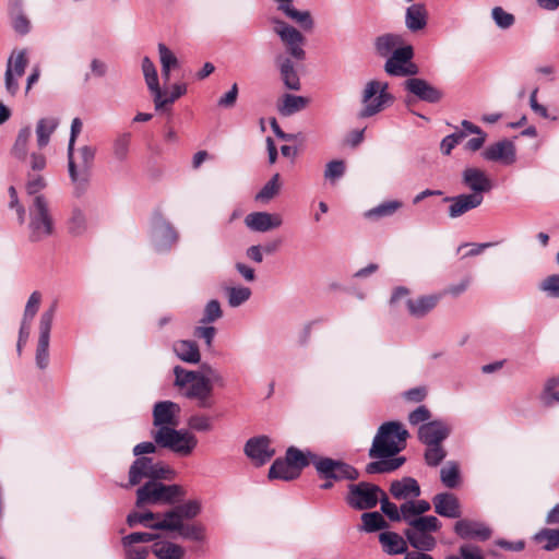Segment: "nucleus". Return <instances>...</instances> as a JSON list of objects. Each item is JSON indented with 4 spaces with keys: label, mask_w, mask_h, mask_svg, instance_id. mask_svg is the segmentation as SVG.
<instances>
[{
    "label": "nucleus",
    "mask_w": 559,
    "mask_h": 559,
    "mask_svg": "<svg viewBox=\"0 0 559 559\" xmlns=\"http://www.w3.org/2000/svg\"><path fill=\"white\" fill-rule=\"evenodd\" d=\"M408 437V431L399 421H388L382 424L376 433L368 455L371 459H378L367 464L368 474L391 473L401 467L405 457L395 455L403 449Z\"/></svg>",
    "instance_id": "f257e3e1"
},
{
    "label": "nucleus",
    "mask_w": 559,
    "mask_h": 559,
    "mask_svg": "<svg viewBox=\"0 0 559 559\" xmlns=\"http://www.w3.org/2000/svg\"><path fill=\"white\" fill-rule=\"evenodd\" d=\"M271 23L273 32L280 37L287 52H280L274 58L281 80L287 90L299 91L301 83L294 60L304 61L306 59L304 49L306 38L297 28L277 17L271 19Z\"/></svg>",
    "instance_id": "f03ea898"
},
{
    "label": "nucleus",
    "mask_w": 559,
    "mask_h": 559,
    "mask_svg": "<svg viewBox=\"0 0 559 559\" xmlns=\"http://www.w3.org/2000/svg\"><path fill=\"white\" fill-rule=\"evenodd\" d=\"M27 219V238L31 242L45 241L56 234V219L46 195L29 199Z\"/></svg>",
    "instance_id": "7ed1b4c3"
},
{
    "label": "nucleus",
    "mask_w": 559,
    "mask_h": 559,
    "mask_svg": "<svg viewBox=\"0 0 559 559\" xmlns=\"http://www.w3.org/2000/svg\"><path fill=\"white\" fill-rule=\"evenodd\" d=\"M162 480H147L136 489V508L174 506L186 497L187 491L181 485L164 484Z\"/></svg>",
    "instance_id": "20e7f679"
},
{
    "label": "nucleus",
    "mask_w": 559,
    "mask_h": 559,
    "mask_svg": "<svg viewBox=\"0 0 559 559\" xmlns=\"http://www.w3.org/2000/svg\"><path fill=\"white\" fill-rule=\"evenodd\" d=\"M95 154L96 148L92 145L81 146L76 154L74 148L72 152H70V147L67 150L68 171L75 197L83 195L88 188Z\"/></svg>",
    "instance_id": "39448f33"
},
{
    "label": "nucleus",
    "mask_w": 559,
    "mask_h": 559,
    "mask_svg": "<svg viewBox=\"0 0 559 559\" xmlns=\"http://www.w3.org/2000/svg\"><path fill=\"white\" fill-rule=\"evenodd\" d=\"M151 437L159 448L167 449L179 457L190 456L199 442L192 431L189 429H176V427L153 429Z\"/></svg>",
    "instance_id": "423d86ee"
},
{
    "label": "nucleus",
    "mask_w": 559,
    "mask_h": 559,
    "mask_svg": "<svg viewBox=\"0 0 559 559\" xmlns=\"http://www.w3.org/2000/svg\"><path fill=\"white\" fill-rule=\"evenodd\" d=\"M177 476V472L168 464L162 461H155L153 457L140 456L136 457L128 473V483L123 485L124 488H131L140 485L144 479L155 480L165 479L173 480Z\"/></svg>",
    "instance_id": "0eeeda50"
},
{
    "label": "nucleus",
    "mask_w": 559,
    "mask_h": 559,
    "mask_svg": "<svg viewBox=\"0 0 559 559\" xmlns=\"http://www.w3.org/2000/svg\"><path fill=\"white\" fill-rule=\"evenodd\" d=\"M440 528L441 522L437 516H419L418 520L411 522V525L404 531V535L413 548L420 551H430L437 545L432 534Z\"/></svg>",
    "instance_id": "6e6552de"
},
{
    "label": "nucleus",
    "mask_w": 559,
    "mask_h": 559,
    "mask_svg": "<svg viewBox=\"0 0 559 559\" xmlns=\"http://www.w3.org/2000/svg\"><path fill=\"white\" fill-rule=\"evenodd\" d=\"M394 98L389 93V84L379 80L366 83L361 93L362 107L358 112L359 118H369L383 111L392 105Z\"/></svg>",
    "instance_id": "1a4fd4ad"
},
{
    "label": "nucleus",
    "mask_w": 559,
    "mask_h": 559,
    "mask_svg": "<svg viewBox=\"0 0 559 559\" xmlns=\"http://www.w3.org/2000/svg\"><path fill=\"white\" fill-rule=\"evenodd\" d=\"M383 490L373 484L360 481L348 486L346 502L355 510H368L377 506Z\"/></svg>",
    "instance_id": "9d476101"
},
{
    "label": "nucleus",
    "mask_w": 559,
    "mask_h": 559,
    "mask_svg": "<svg viewBox=\"0 0 559 559\" xmlns=\"http://www.w3.org/2000/svg\"><path fill=\"white\" fill-rule=\"evenodd\" d=\"M313 459H316V471L323 479L340 481L344 479L356 480L359 477L358 471L343 461L322 456H314Z\"/></svg>",
    "instance_id": "9b49d317"
},
{
    "label": "nucleus",
    "mask_w": 559,
    "mask_h": 559,
    "mask_svg": "<svg viewBox=\"0 0 559 559\" xmlns=\"http://www.w3.org/2000/svg\"><path fill=\"white\" fill-rule=\"evenodd\" d=\"M151 238L157 252H168L178 242L179 234L160 213L152 217Z\"/></svg>",
    "instance_id": "f8f14e48"
},
{
    "label": "nucleus",
    "mask_w": 559,
    "mask_h": 559,
    "mask_svg": "<svg viewBox=\"0 0 559 559\" xmlns=\"http://www.w3.org/2000/svg\"><path fill=\"white\" fill-rule=\"evenodd\" d=\"M414 49L411 45L396 48L392 55L386 57L384 70L392 76L416 75L419 71L417 64L412 62Z\"/></svg>",
    "instance_id": "ddd939ff"
},
{
    "label": "nucleus",
    "mask_w": 559,
    "mask_h": 559,
    "mask_svg": "<svg viewBox=\"0 0 559 559\" xmlns=\"http://www.w3.org/2000/svg\"><path fill=\"white\" fill-rule=\"evenodd\" d=\"M57 310V302H53L45 310L39 319V336L36 348V366L44 370L49 364V342L52 321Z\"/></svg>",
    "instance_id": "4468645a"
},
{
    "label": "nucleus",
    "mask_w": 559,
    "mask_h": 559,
    "mask_svg": "<svg viewBox=\"0 0 559 559\" xmlns=\"http://www.w3.org/2000/svg\"><path fill=\"white\" fill-rule=\"evenodd\" d=\"M28 64L27 50H14L8 59L4 73V84L7 92L14 96L19 91V78L25 73Z\"/></svg>",
    "instance_id": "2eb2a0df"
},
{
    "label": "nucleus",
    "mask_w": 559,
    "mask_h": 559,
    "mask_svg": "<svg viewBox=\"0 0 559 559\" xmlns=\"http://www.w3.org/2000/svg\"><path fill=\"white\" fill-rule=\"evenodd\" d=\"M462 183L471 190V195L484 202V194L492 189V181L486 173L477 167H466L462 171Z\"/></svg>",
    "instance_id": "dca6fc26"
},
{
    "label": "nucleus",
    "mask_w": 559,
    "mask_h": 559,
    "mask_svg": "<svg viewBox=\"0 0 559 559\" xmlns=\"http://www.w3.org/2000/svg\"><path fill=\"white\" fill-rule=\"evenodd\" d=\"M452 428L443 419H433L418 427V440L425 445L440 444L449 438Z\"/></svg>",
    "instance_id": "f3484780"
},
{
    "label": "nucleus",
    "mask_w": 559,
    "mask_h": 559,
    "mask_svg": "<svg viewBox=\"0 0 559 559\" xmlns=\"http://www.w3.org/2000/svg\"><path fill=\"white\" fill-rule=\"evenodd\" d=\"M180 406L173 401H160L153 407L154 429L177 427L179 424Z\"/></svg>",
    "instance_id": "a211bd4d"
},
{
    "label": "nucleus",
    "mask_w": 559,
    "mask_h": 559,
    "mask_svg": "<svg viewBox=\"0 0 559 559\" xmlns=\"http://www.w3.org/2000/svg\"><path fill=\"white\" fill-rule=\"evenodd\" d=\"M245 453L255 465L261 466L273 457L275 451L271 448L266 436H258L246 442Z\"/></svg>",
    "instance_id": "6ab92c4d"
},
{
    "label": "nucleus",
    "mask_w": 559,
    "mask_h": 559,
    "mask_svg": "<svg viewBox=\"0 0 559 559\" xmlns=\"http://www.w3.org/2000/svg\"><path fill=\"white\" fill-rule=\"evenodd\" d=\"M168 532H177L182 539L203 543L206 539V527L202 523L160 522L156 525Z\"/></svg>",
    "instance_id": "aec40b11"
},
{
    "label": "nucleus",
    "mask_w": 559,
    "mask_h": 559,
    "mask_svg": "<svg viewBox=\"0 0 559 559\" xmlns=\"http://www.w3.org/2000/svg\"><path fill=\"white\" fill-rule=\"evenodd\" d=\"M455 534L462 539H477L486 542L491 537V530L483 522L474 520H459L454 524Z\"/></svg>",
    "instance_id": "412c9836"
},
{
    "label": "nucleus",
    "mask_w": 559,
    "mask_h": 559,
    "mask_svg": "<svg viewBox=\"0 0 559 559\" xmlns=\"http://www.w3.org/2000/svg\"><path fill=\"white\" fill-rule=\"evenodd\" d=\"M407 92L415 95L418 99L430 104H436L442 99V92L428 83L424 79L411 78L404 82Z\"/></svg>",
    "instance_id": "4be33fe9"
},
{
    "label": "nucleus",
    "mask_w": 559,
    "mask_h": 559,
    "mask_svg": "<svg viewBox=\"0 0 559 559\" xmlns=\"http://www.w3.org/2000/svg\"><path fill=\"white\" fill-rule=\"evenodd\" d=\"M481 156L488 162H501L504 165H511L516 159L515 146L509 140H501L487 146Z\"/></svg>",
    "instance_id": "5701e85b"
},
{
    "label": "nucleus",
    "mask_w": 559,
    "mask_h": 559,
    "mask_svg": "<svg viewBox=\"0 0 559 559\" xmlns=\"http://www.w3.org/2000/svg\"><path fill=\"white\" fill-rule=\"evenodd\" d=\"M245 224L252 231L266 233L281 227L283 218L276 213L253 212L245 217Z\"/></svg>",
    "instance_id": "b1692460"
},
{
    "label": "nucleus",
    "mask_w": 559,
    "mask_h": 559,
    "mask_svg": "<svg viewBox=\"0 0 559 559\" xmlns=\"http://www.w3.org/2000/svg\"><path fill=\"white\" fill-rule=\"evenodd\" d=\"M202 511L201 501L198 499L188 500L183 503L175 506L173 509L163 514L160 522H183V520H192Z\"/></svg>",
    "instance_id": "393cba45"
},
{
    "label": "nucleus",
    "mask_w": 559,
    "mask_h": 559,
    "mask_svg": "<svg viewBox=\"0 0 559 559\" xmlns=\"http://www.w3.org/2000/svg\"><path fill=\"white\" fill-rule=\"evenodd\" d=\"M443 202L450 203L448 207V215L450 218L461 217L467 212L475 210L483 204V201L478 200L477 197L471 195L469 193H462L455 197H445Z\"/></svg>",
    "instance_id": "a878e982"
},
{
    "label": "nucleus",
    "mask_w": 559,
    "mask_h": 559,
    "mask_svg": "<svg viewBox=\"0 0 559 559\" xmlns=\"http://www.w3.org/2000/svg\"><path fill=\"white\" fill-rule=\"evenodd\" d=\"M435 512L440 516L457 519L461 516V504L459 499L451 492L437 493L432 498Z\"/></svg>",
    "instance_id": "bb28decb"
},
{
    "label": "nucleus",
    "mask_w": 559,
    "mask_h": 559,
    "mask_svg": "<svg viewBox=\"0 0 559 559\" xmlns=\"http://www.w3.org/2000/svg\"><path fill=\"white\" fill-rule=\"evenodd\" d=\"M212 394V383L211 380L202 374L199 373V377L195 378V380L192 381L189 389L186 392V396L189 399H195L199 401V405L201 407H209V397Z\"/></svg>",
    "instance_id": "cd10ccee"
},
{
    "label": "nucleus",
    "mask_w": 559,
    "mask_h": 559,
    "mask_svg": "<svg viewBox=\"0 0 559 559\" xmlns=\"http://www.w3.org/2000/svg\"><path fill=\"white\" fill-rule=\"evenodd\" d=\"M390 492L395 499H414L420 496L418 481L413 477H403L391 483Z\"/></svg>",
    "instance_id": "c85d7f7f"
},
{
    "label": "nucleus",
    "mask_w": 559,
    "mask_h": 559,
    "mask_svg": "<svg viewBox=\"0 0 559 559\" xmlns=\"http://www.w3.org/2000/svg\"><path fill=\"white\" fill-rule=\"evenodd\" d=\"M439 300V295H426L416 299L408 298L406 300V306L411 316L415 318H423L435 309Z\"/></svg>",
    "instance_id": "c756f323"
},
{
    "label": "nucleus",
    "mask_w": 559,
    "mask_h": 559,
    "mask_svg": "<svg viewBox=\"0 0 559 559\" xmlns=\"http://www.w3.org/2000/svg\"><path fill=\"white\" fill-rule=\"evenodd\" d=\"M151 551L157 559H183L186 549L174 542L163 539L151 546Z\"/></svg>",
    "instance_id": "7c9ffc66"
},
{
    "label": "nucleus",
    "mask_w": 559,
    "mask_h": 559,
    "mask_svg": "<svg viewBox=\"0 0 559 559\" xmlns=\"http://www.w3.org/2000/svg\"><path fill=\"white\" fill-rule=\"evenodd\" d=\"M428 12L423 3H414L406 9L405 24L413 32H419L427 25Z\"/></svg>",
    "instance_id": "2f4dec72"
},
{
    "label": "nucleus",
    "mask_w": 559,
    "mask_h": 559,
    "mask_svg": "<svg viewBox=\"0 0 559 559\" xmlns=\"http://www.w3.org/2000/svg\"><path fill=\"white\" fill-rule=\"evenodd\" d=\"M314 456H319L310 450L301 451L296 447H289L286 450L285 460L287 463L294 467L297 474L300 476L301 471L307 467L310 463L314 465L316 459Z\"/></svg>",
    "instance_id": "473e14b6"
},
{
    "label": "nucleus",
    "mask_w": 559,
    "mask_h": 559,
    "mask_svg": "<svg viewBox=\"0 0 559 559\" xmlns=\"http://www.w3.org/2000/svg\"><path fill=\"white\" fill-rule=\"evenodd\" d=\"M31 139L32 128L29 126H25L19 130L15 141L10 150V154L14 159L17 162H26Z\"/></svg>",
    "instance_id": "72a5a7b5"
},
{
    "label": "nucleus",
    "mask_w": 559,
    "mask_h": 559,
    "mask_svg": "<svg viewBox=\"0 0 559 559\" xmlns=\"http://www.w3.org/2000/svg\"><path fill=\"white\" fill-rule=\"evenodd\" d=\"M404 39L399 34L386 33L374 39L376 52L383 58L393 53L396 48L402 47Z\"/></svg>",
    "instance_id": "f704fd0d"
},
{
    "label": "nucleus",
    "mask_w": 559,
    "mask_h": 559,
    "mask_svg": "<svg viewBox=\"0 0 559 559\" xmlns=\"http://www.w3.org/2000/svg\"><path fill=\"white\" fill-rule=\"evenodd\" d=\"M173 349L176 356L188 364H198L201 359L199 346L193 341H177L174 343Z\"/></svg>",
    "instance_id": "c9c22d12"
},
{
    "label": "nucleus",
    "mask_w": 559,
    "mask_h": 559,
    "mask_svg": "<svg viewBox=\"0 0 559 559\" xmlns=\"http://www.w3.org/2000/svg\"><path fill=\"white\" fill-rule=\"evenodd\" d=\"M379 542L383 548V551L388 555H400L407 551L406 542L395 532L380 533Z\"/></svg>",
    "instance_id": "e433bc0d"
},
{
    "label": "nucleus",
    "mask_w": 559,
    "mask_h": 559,
    "mask_svg": "<svg viewBox=\"0 0 559 559\" xmlns=\"http://www.w3.org/2000/svg\"><path fill=\"white\" fill-rule=\"evenodd\" d=\"M59 126V119L56 117L40 118L36 124V140L38 148H44L49 144L51 134Z\"/></svg>",
    "instance_id": "4c0bfd02"
},
{
    "label": "nucleus",
    "mask_w": 559,
    "mask_h": 559,
    "mask_svg": "<svg viewBox=\"0 0 559 559\" xmlns=\"http://www.w3.org/2000/svg\"><path fill=\"white\" fill-rule=\"evenodd\" d=\"M163 515L160 513H154L152 511L146 512H130L127 516V523L130 527L141 524L147 528L164 531V528L157 527L160 523Z\"/></svg>",
    "instance_id": "58836bf2"
},
{
    "label": "nucleus",
    "mask_w": 559,
    "mask_h": 559,
    "mask_svg": "<svg viewBox=\"0 0 559 559\" xmlns=\"http://www.w3.org/2000/svg\"><path fill=\"white\" fill-rule=\"evenodd\" d=\"M309 99L305 96L284 94L278 111L284 117H289L307 107Z\"/></svg>",
    "instance_id": "ea45409f"
},
{
    "label": "nucleus",
    "mask_w": 559,
    "mask_h": 559,
    "mask_svg": "<svg viewBox=\"0 0 559 559\" xmlns=\"http://www.w3.org/2000/svg\"><path fill=\"white\" fill-rule=\"evenodd\" d=\"M299 475L285 459H276L269 469L270 479H281L290 481L297 479Z\"/></svg>",
    "instance_id": "a19ab883"
},
{
    "label": "nucleus",
    "mask_w": 559,
    "mask_h": 559,
    "mask_svg": "<svg viewBox=\"0 0 559 559\" xmlns=\"http://www.w3.org/2000/svg\"><path fill=\"white\" fill-rule=\"evenodd\" d=\"M535 543L540 544L546 551H552L559 547V528H542L534 536Z\"/></svg>",
    "instance_id": "79ce46f5"
},
{
    "label": "nucleus",
    "mask_w": 559,
    "mask_h": 559,
    "mask_svg": "<svg viewBox=\"0 0 559 559\" xmlns=\"http://www.w3.org/2000/svg\"><path fill=\"white\" fill-rule=\"evenodd\" d=\"M403 206V203L399 200H390L380 203L379 205L368 210L365 213V217L369 219H380L383 217L392 216L396 211Z\"/></svg>",
    "instance_id": "37998d69"
},
{
    "label": "nucleus",
    "mask_w": 559,
    "mask_h": 559,
    "mask_svg": "<svg viewBox=\"0 0 559 559\" xmlns=\"http://www.w3.org/2000/svg\"><path fill=\"white\" fill-rule=\"evenodd\" d=\"M539 400L547 407L559 405V376L549 378L545 382Z\"/></svg>",
    "instance_id": "c03bdc74"
},
{
    "label": "nucleus",
    "mask_w": 559,
    "mask_h": 559,
    "mask_svg": "<svg viewBox=\"0 0 559 559\" xmlns=\"http://www.w3.org/2000/svg\"><path fill=\"white\" fill-rule=\"evenodd\" d=\"M132 134L130 132H122L118 134L112 141V155L116 160L123 163L128 159Z\"/></svg>",
    "instance_id": "a18cd8bd"
},
{
    "label": "nucleus",
    "mask_w": 559,
    "mask_h": 559,
    "mask_svg": "<svg viewBox=\"0 0 559 559\" xmlns=\"http://www.w3.org/2000/svg\"><path fill=\"white\" fill-rule=\"evenodd\" d=\"M462 128L466 129L471 134H476L477 136L469 139L465 144V150L471 152H476L483 147L486 142L487 134L476 124L468 120H463L461 122Z\"/></svg>",
    "instance_id": "49530a36"
},
{
    "label": "nucleus",
    "mask_w": 559,
    "mask_h": 559,
    "mask_svg": "<svg viewBox=\"0 0 559 559\" xmlns=\"http://www.w3.org/2000/svg\"><path fill=\"white\" fill-rule=\"evenodd\" d=\"M282 12L305 29H311L313 27V20L309 11H299L292 4L282 5Z\"/></svg>",
    "instance_id": "de8ad7c7"
},
{
    "label": "nucleus",
    "mask_w": 559,
    "mask_h": 559,
    "mask_svg": "<svg viewBox=\"0 0 559 559\" xmlns=\"http://www.w3.org/2000/svg\"><path fill=\"white\" fill-rule=\"evenodd\" d=\"M47 188V180L41 174H26V182H25V191L27 195L32 198H36L38 195H44L41 191Z\"/></svg>",
    "instance_id": "09e8293b"
},
{
    "label": "nucleus",
    "mask_w": 559,
    "mask_h": 559,
    "mask_svg": "<svg viewBox=\"0 0 559 559\" xmlns=\"http://www.w3.org/2000/svg\"><path fill=\"white\" fill-rule=\"evenodd\" d=\"M362 525L360 527L361 531L372 533L379 530H384L388 527V523L384 518L377 511L374 512H365L361 514Z\"/></svg>",
    "instance_id": "8fccbe9b"
},
{
    "label": "nucleus",
    "mask_w": 559,
    "mask_h": 559,
    "mask_svg": "<svg viewBox=\"0 0 559 559\" xmlns=\"http://www.w3.org/2000/svg\"><path fill=\"white\" fill-rule=\"evenodd\" d=\"M442 484L448 488H455L460 484V469L456 462L450 461L440 471Z\"/></svg>",
    "instance_id": "3c124183"
},
{
    "label": "nucleus",
    "mask_w": 559,
    "mask_h": 559,
    "mask_svg": "<svg viewBox=\"0 0 559 559\" xmlns=\"http://www.w3.org/2000/svg\"><path fill=\"white\" fill-rule=\"evenodd\" d=\"M228 305L233 308L239 307L251 297V289L245 286L226 288Z\"/></svg>",
    "instance_id": "603ef678"
},
{
    "label": "nucleus",
    "mask_w": 559,
    "mask_h": 559,
    "mask_svg": "<svg viewBox=\"0 0 559 559\" xmlns=\"http://www.w3.org/2000/svg\"><path fill=\"white\" fill-rule=\"evenodd\" d=\"M87 227V222L85 214L82 212V210L74 207L71 212V216L68 221V229L69 233L79 236L82 235Z\"/></svg>",
    "instance_id": "864d4df0"
},
{
    "label": "nucleus",
    "mask_w": 559,
    "mask_h": 559,
    "mask_svg": "<svg viewBox=\"0 0 559 559\" xmlns=\"http://www.w3.org/2000/svg\"><path fill=\"white\" fill-rule=\"evenodd\" d=\"M447 456V451L442 443L426 445L424 453L425 462L430 467H437Z\"/></svg>",
    "instance_id": "5fc2aeb1"
},
{
    "label": "nucleus",
    "mask_w": 559,
    "mask_h": 559,
    "mask_svg": "<svg viewBox=\"0 0 559 559\" xmlns=\"http://www.w3.org/2000/svg\"><path fill=\"white\" fill-rule=\"evenodd\" d=\"M187 425L190 431L209 432L213 429L212 419L206 415H192L188 418Z\"/></svg>",
    "instance_id": "6e6d98bb"
},
{
    "label": "nucleus",
    "mask_w": 559,
    "mask_h": 559,
    "mask_svg": "<svg viewBox=\"0 0 559 559\" xmlns=\"http://www.w3.org/2000/svg\"><path fill=\"white\" fill-rule=\"evenodd\" d=\"M41 301V294L37 290L33 292L26 302L24 314H23V322L31 323L36 316L39 305Z\"/></svg>",
    "instance_id": "4d7b16f0"
},
{
    "label": "nucleus",
    "mask_w": 559,
    "mask_h": 559,
    "mask_svg": "<svg viewBox=\"0 0 559 559\" xmlns=\"http://www.w3.org/2000/svg\"><path fill=\"white\" fill-rule=\"evenodd\" d=\"M491 17L501 29L510 28L515 22L514 15L504 11L501 7H495L491 10Z\"/></svg>",
    "instance_id": "13d9d810"
},
{
    "label": "nucleus",
    "mask_w": 559,
    "mask_h": 559,
    "mask_svg": "<svg viewBox=\"0 0 559 559\" xmlns=\"http://www.w3.org/2000/svg\"><path fill=\"white\" fill-rule=\"evenodd\" d=\"M27 165L26 174H41L47 167V157L39 152H33L24 162Z\"/></svg>",
    "instance_id": "bf43d9fd"
},
{
    "label": "nucleus",
    "mask_w": 559,
    "mask_h": 559,
    "mask_svg": "<svg viewBox=\"0 0 559 559\" xmlns=\"http://www.w3.org/2000/svg\"><path fill=\"white\" fill-rule=\"evenodd\" d=\"M538 288L550 298H559V274H552L545 277Z\"/></svg>",
    "instance_id": "052dcab7"
},
{
    "label": "nucleus",
    "mask_w": 559,
    "mask_h": 559,
    "mask_svg": "<svg viewBox=\"0 0 559 559\" xmlns=\"http://www.w3.org/2000/svg\"><path fill=\"white\" fill-rule=\"evenodd\" d=\"M280 190V174L273 175V177L263 186V188L255 195L257 200L269 201Z\"/></svg>",
    "instance_id": "680f3d73"
},
{
    "label": "nucleus",
    "mask_w": 559,
    "mask_h": 559,
    "mask_svg": "<svg viewBox=\"0 0 559 559\" xmlns=\"http://www.w3.org/2000/svg\"><path fill=\"white\" fill-rule=\"evenodd\" d=\"M346 170L345 163L341 159H334L326 164L324 178L331 181L341 179Z\"/></svg>",
    "instance_id": "e2e57ef3"
},
{
    "label": "nucleus",
    "mask_w": 559,
    "mask_h": 559,
    "mask_svg": "<svg viewBox=\"0 0 559 559\" xmlns=\"http://www.w3.org/2000/svg\"><path fill=\"white\" fill-rule=\"evenodd\" d=\"M158 538L157 534L147 532H134L121 538L122 546H132L140 543H150Z\"/></svg>",
    "instance_id": "0e129e2a"
},
{
    "label": "nucleus",
    "mask_w": 559,
    "mask_h": 559,
    "mask_svg": "<svg viewBox=\"0 0 559 559\" xmlns=\"http://www.w3.org/2000/svg\"><path fill=\"white\" fill-rule=\"evenodd\" d=\"M175 373V385L179 388H185L192 383L193 380H195L197 377H199L200 372L197 371H189L183 369L180 366H176L174 368Z\"/></svg>",
    "instance_id": "69168bd1"
},
{
    "label": "nucleus",
    "mask_w": 559,
    "mask_h": 559,
    "mask_svg": "<svg viewBox=\"0 0 559 559\" xmlns=\"http://www.w3.org/2000/svg\"><path fill=\"white\" fill-rule=\"evenodd\" d=\"M431 412L425 405H419L413 412L408 414V423L412 426H420L428 421H431Z\"/></svg>",
    "instance_id": "338daca9"
},
{
    "label": "nucleus",
    "mask_w": 559,
    "mask_h": 559,
    "mask_svg": "<svg viewBox=\"0 0 559 559\" xmlns=\"http://www.w3.org/2000/svg\"><path fill=\"white\" fill-rule=\"evenodd\" d=\"M223 316V311L221 309V304L216 299L210 300L203 312V318L201 319L202 323H212L218 320Z\"/></svg>",
    "instance_id": "774afa93"
}]
</instances>
